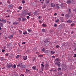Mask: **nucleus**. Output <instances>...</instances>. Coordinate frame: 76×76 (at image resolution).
<instances>
[{
    "label": "nucleus",
    "mask_w": 76,
    "mask_h": 76,
    "mask_svg": "<svg viewBox=\"0 0 76 76\" xmlns=\"http://www.w3.org/2000/svg\"><path fill=\"white\" fill-rule=\"evenodd\" d=\"M17 67H20L21 69H23V68H26V66L24 65H23L22 63H20V64H19L17 65Z\"/></svg>",
    "instance_id": "1"
},
{
    "label": "nucleus",
    "mask_w": 76,
    "mask_h": 76,
    "mask_svg": "<svg viewBox=\"0 0 76 76\" xmlns=\"http://www.w3.org/2000/svg\"><path fill=\"white\" fill-rule=\"evenodd\" d=\"M8 8L9 9H12V8H13V5H12V4L8 5Z\"/></svg>",
    "instance_id": "2"
},
{
    "label": "nucleus",
    "mask_w": 76,
    "mask_h": 76,
    "mask_svg": "<svg viewBox=\"0 0 76 76\" xmlns=\"http://www.w3.org/2000/svg\"><path fill=\"white\" fill-rule=\"evenodd\" d=\"M12 66L13 64L11 63H10L9 64L7 65L8 67L9 68L12 67Z\"/></svg>",
    "instance_id": "3"
},
{
    "label": "nucleus",
    "mask_w": 76,
    "mask_h": 76,
    "mask_svg": "<svg viewBox=\"0 0 76 76\" xmlns=\"http://www.w3.org/2000/svg\"><path fill=\"white\" fill-rule=\"evenodd\" d=\"M34 14L35 15H36V16H37V15H39V13H38V11H35V12L34 13Z\"/></svg>",
    "instance_id": "4"
},
{
    "label": "nucleus",
    "mask_w": 76,
    "mask_h": 76,
    "mask_svg": "<svg viewBox=\"0 0 76 76\" xmlns=\"http://www.w3.org/2000/svg\"><path fill=\"white\" fill-rule=\"evenodd\" d=\"M60 6H61V7H65V5H64V4H61L60 5Z\"/></svg>",
    "instance_id": "5"
},
{
    "label": "nucleus",
    "mask_w": 76,
    "mask_h": 76,
    "mask_svg": "<svg viewBox=\"0 0 76 76\" xmlns=\"http://www.w3.org/2000/svg\"><path fill=\"white\" fill-rule=\"evenodd\" d=\"M56 6V4L54 3H51V7H54Z\"/></svg>",
    "instance_id": "6"
},
{
    "label": "nucleus",
    "mask_w": 76,
    "mask_h": 76,
    "mask_svg": "<svg viewBox=\"0 0 76 76\" xmlns=\"http://www.w3.org/2000/svg\"><path fill=\"white\" fill-rule=\"evenodd\" d=\"M67 22L68 23H71L72 22V21L71 20H68Z\"/></svg>",
    "instance_id": "7"
},
{
    "label": "nucleus",
    "mask_w": 76,
    "mask_h": 76,
    "mask_svg": "<svg viewBox=\"0 0 76 76\" xmlns=\"http://www.w3.org/2000/svg\"><path fill=\"white\" fill-rule=\"evenodd\" d=\"M13 38V35L10 36L8 37V38L10 39H12Z\"/></svg>",
    "instance_id": "8"
},
{
    "label": "nucleus",
    "mask_w": 76,
    "mask_h": 76,
    "mask_svg": "<svg viewBox=\"0 0 76 76\" xmlns=\"http://www.w3.org/2000/svg\"><path fill=\"white\" fill-rule=\"evenodd\" d=\"M59 4H56V7L57 8V9H60V7H59Z\"/></svg>",
    "instance_id": "9"
},
{
    "label": "nucleus",
    "mask_w": 76,
    "mask_h": 76,
    "mask_svg": "<svg viewBox=\"0 0 76 76\" xmlns=\"http://www.w3.org/2000/svg\"><path fill=\"white\" fill-rule=\"evenodd\" d=\"M26 18H22V20H22V21H26Z\"/></svg>",
    "instance_id": "10"
},
{
    "label": "nucleus",
    "mask_w": 76,
    "mask_h": 76,
    "mask_svg": "<svg viewBox=\"0 0 76 76\" xmlns=\"http://www.w3.org/2000/svg\"><path fill=\"white\" fill-rule=\"evenodd\" d=\"M23 14H24V15H26V14H27V12L26 10L23 11Z\"/></svg>",
    "instance_id": "11"
},
{
    "label": "nucleus",
    "mask_w": 76,
    "mask_h": 76,
    "mask_svg": "<svg viewBox=\"0 0 76 76\" xmlns=\"http://www.w3.org/2000/svg\"><path fill=\"white\" fill-rule=\"evenodd\" d=\"M19 24V22H14L13 23V25H17Z\"/></svg>",
    "instance_id": "12"
},
{
    "label": "nucleus",
    "mask_w": 76,
    "mask_h": 76,
    "mask_svg": "<svg viewBox=\"0 0 76 76\" xmlns=\"http://www.w3.org/2000/svg\"><path fill=\"white\" fill-rule=\"evenodd\" d=\"M71 3V1L70 0H67L66 1V3H67V4H70V3Z\"/></svg>",
    "instance_id": "13"
},
{
    "label": "nucleus",
    "mask_w": 76,
    "mask_h": 76,
    "mask_svg": "<svg viewBox=\"0 0 76 76\" xmlns=\"http://www.w3.org/2000/svg\"><path fill=\"white\" fill-rule=\"evenodd\" d=\"M48 65L47 64H46L45 65V69H48Z\"/></svg>",
    "instance_id": "14"
},
{
    "label": "nucleus",
    "mask_w": 76,
    "mask_h": 76,
    "mask_svg": "<svg viewBox=\"0 0 76 76\" xmlns=\"http://www.w3.org/2000/svg\"><path fill=\"white\" fill-rule=\"evenodd\" d=\"M1 61H4V58L3 57H1Z\"/></svg>",
    "instance_id": "15"
},
{
    "label": "nucleus",
    "mask_w": 76,
    "mask_h": 76,
    "mask_svg": "<svg viewBox=\"0 0 76 76\" xmlns=\"http://www.w3.org/2000/svg\"><path fill=\"white\" fill-rule=\"evenodd\" d=\"M23 58L24 60H26L27 59V56H23Z\"/></svg>",
    "instance_id": "16"
},
{
    "label": "nucleus",
    "mask_w": 76,
    "mask_h": 76,
    "mask_svg": "<svg viewBox=\"0 0 76 76\" xmlns=\"http://www.w3.org/2000/svg\"><path fill=\"white\" fill-rule=\"evenodd\" d=\"M42 26H43V27H46L47 26V25H46V24L43 23L42 25Z\"/></svg>",
    "instance_id": "17"
},
{
    "label": "nucleus",
    "mask_w": 76,
    "mask_h": 76,
    "mask_svg": "<svg viewBox=\"0 0 76 76\" xmlns=\"http://www.w3.org/2000/svg\"><path fill=\"white\" fill-rule=\"evenodd\" d=\"M73 12H75V13H76V9L75 8L73 10H72Z\"/></svg>",
    "instance_id": "18"
},
{
    "label": "nucleus",
    "mask_w": 76,
    "mask_h": 76,
    "mask_svg": "<svg viewBox=\"0 0 76 76\" xmlns=\"http://www.w3.org/2000/svg\"><path fill=\"white\" fill-rule=\"evenodd\" d=\"M60 59L58 58H57L56 59V61H60Z\"/></svg>",
    "instance_id": "19"
},
{
    "label": "nucleus",
    "mask_w": 76,
    "mask_h": 76,
    "mask_svg": "<svg viewBox=\"0 0 76 76\" xmlns=\"http://www.w3.org/2000/svg\"><path fill=\"white\" fill-rule=\"evenodd\" d=\"M0 27H3V23H0Z\"/></svg>",
    "instance_id": "20"
},
{
    "label": "nucleus",
    "mask_w": 76,
    "mask_h": 76,
    "mask_svg": "<svg viewBox=\"0 0 76 76\" xmlns=\"http://www.w3.org/2000/svg\"><path fill=\"white\" fill-rule=\"evenodd\" d=\"M32 69L33 70H36V66H34L32 67Z\"/></svg>",
    "instance_id": "21"
},
{
    "label": "nucleus",
    "mask_w": 76,
    "mask_h": 76,
    "mask_svg": "<svg viewBox=\"0 0 76 76\" xmlns=\"http://www.w3.org/2000/svg\"><path fill=\"white\" fill-rule=\"evenodd\" d=\"M20 34H22V31H20V30H18Z\"/></svg>",
    "instance_id": "22"
},
{
    "label": "nucleus",
    "mask_w": 76,
    "mask_h": 76,
    "mask_svg": "<svg viewBox=\"0 0 76 76\" xmlns=\"http://www.w3.org/2000/svg\"><path fill=\"white\" fill-rule=\"evenodd\" d=\"M50 32L51 34H53L54 33V30L50 31Z\"/></svg>",
    "instance_id": "23"
},
{
    "label": "nucleus",
    "mask_w": 76,
    "mask_h": 76,
    "mask_svg": "<svg viewBox=\"0 0 76 76\" xmlns=\"http://www.w3.org/2000/svg\"><path fill=\"white\" fill-rule=\"evenodd\" d=\"M60 62H56V63H55V64L56 65H58V64H59V63H60Z\"/></svg>",
    "instance_id": "24"
},
{
    "label": "nucleus",
    "mask_w": 76,
    "mask_h": 76,
    "mask_svg": "<svg viewBox=\"0 0 76 76\" xmlns=\"http://www.w3.org/2000/svg\"><path fill=\"white\" fill-rule=\"evenodd\" d=\"M6 21H7L6 20H5L3 21H2V22H3V23H6Z\"/></svg>",
    "instance_id": "25"
},
{
    "label": "nucleus",
    "mask_w": 76,
    "mask_h": 76,
    "mask_svg": "<svg viewBox=\"0 0 76 76\" xmlns=\"http://www.w3.org/2000/svg\"><path fill=\"white\" fill-rule=\"evenodd\" d=\"M42 31L43 32H45V29H43L42 30Z\"/></svg>",
    "instance_id": "26"
},
{
    "label": "nucleus",
    "mask_w": 76,
    "mask_h": 76,
    "mask_svg": "<svg viewBox=\"0 0 76 76\" xmlns=\"http://www.w3.org/2000/svg\"><path fill=\"white\" fill-rule=\"evenodd\" d=\"M20 57L19 55H17V56H16V58H18Z\"/></svg>",
    "instance_id": "27"
},
{
    "label": "nucleus",
    "mask_w": 76,
    "mask_h": 76,
    "mask_svg": "<svg viewBox=\"0 0 76 76\" xmlns=\"http://www.w3.org/2000/svg\"><path fill=\"white\" fill-rule=\"evenodd\" d=\"M12 67L13 68H16V66L15 65V64H14V66H12Z\"/></svg>",
    "instance_id": "28"
},
{
    "label": "nucleus",
    "mask_w": 76,
    "mask_h": 76,
    "mask_svg": "<svg viewBox=\"0 0 76 76\" xmlns=\"http://www.w3.org/2000/svg\"><path fill=\"white\" fill-rule=\"evenodd\" d=\"M22 9V8L20 7H18V9H19V10H21V9Z\"/></svg>",
    "instance_id": "29"
},
{
    "label": "nucleus",
    "mask_w": 76,
    "mask_h": 76,
    "mask_svg": "<svg viewBox=\"0 0 76 76\" xmlns=\"http://www.w3.org/2000/svg\"><path fill=\"white\" fill-rule=\"evenodd\" d=\"M23 35L27 34V32L26 31H25L24 33H23Z\"/></svg>",
    "instance_id": "30"
},
{
    "label": "nucleus",
    "mask_w": 76,
    "mask_h": 76,
    "mask_svg": "<svg viewBox=\"0 0 76 76\" xmlns=\"http://www.w3.org/2000/svg\"><path fill=\"white\" fill-rule=\"evenodd\" d=\"M26 72H27V73H29L28 70V69H26Z\"/></svg>",
    "instance_id": "31"
},
{
    "label": "nucleus",
    "mask_w": 76,
    "mask_h": 76,
    "mask_svg": "<svg viewBox=\"0 0 76 76\" xmlns=\"http://www.w3.org/2000/svg\"><path fill=\"white\" fill-rule=\"evenodd\" d=\"M27 15H28V16H31V13L30 12H29L28 13H27Z\"/></svg>",
    "instance_id": "32"
},
{
    "label": "nucleus",
    "mask_w": 76,
    "mask_h": 76,
    "mask_svg": "<svg viewBox=\"0 0 76 76\" xmlns=\"http://www.w3.org/2000/svg\"><path fill=\"white\" fill-rule=\"evenodd\" d=\"M22 3H23V4L25 3V1L24 0L23 1H22Z\"/></svg>",
    "instance_id": "33"
},
{
    "label": "nucleus",
    "mask_w": 76,
    "mask_h": 76,
    "mask_svg": "<svg viewBox=\"0 0 76 76\" xmlns=\"http://www.w3.org/2000/svg\"><path fill=\"white\" fill-rule=\"evenodd\" d=\"M42 51L44 52V51H45V48H43L42 49Z\"/></svg>",
    "instance_id": "34"
},
{
    "label": "nucleus",
    "mask_w": 76,
    "mask_h": 76,
    "mask_svg": "<svg viewBox=\"0 0 76 76\" xmlns=\"http://www.w3.org/2000/svg\"><path fill=\"white\" fill-rule=\"evenodd\" d=\"M39 57H43V55H40L39 56Z\"/></svg>",
    "instance_id": "35"
},
{
    "label": "nucleus",
    "mask_w": 76,
    "mask_h": 76,
    "mask_svg": "<svg viewBox=\"0 0 76 76\" xmlns=\"http://www.w3.org/2000/svg\"><path fill=\"white\" fill-rule=\"evenodd\" d=\"M2 53H4V51H5V50H4V49H2Z\"/></svg>",
    "instance_id": "36"
},
{
    "label": "nucleus",
    "mask_w": 76,
    "mask_h": 76,
    "mask_svg": "<svg viewBox=\"0 0 76 76\" xmlns=\"http://www.w3.org/2000/svg\"><path fill=\"white\" fill-rule=\"evenodd\" d=\"M51 53L52 54H54V53H55V52L53 51H51Z\"/></svg>",
    "instance_id": "37"
},
{
    "label": "nucleus",
    "mask_w": 76,
    "mask_h": 76,
    "mask_svg": "<svg viewBox=\"0 0 76 76\" xmlns=\"http://www.w3.org/2000/svg\"><path fill=\"white\" fill-rule=\"evenodd\" d=\"M56 48H59V47H60V46L59 45H57L56 46Z\"/></svg>",
    "instance_id": "38"
},
{
    "label": "nucleus",
    "mask_w": 76,
    "mask_h": 76,
    "mask_svg": "<svg viewBox=\"0 0 76 76\" xmlns=\"http://www.w3.org/2000/svg\"><path fill=\"white\" fill-rule=\"evenodd\" d=\"M28 32H31V29H28Z\"/></svg>",
    "instance_id": "39"
},
{
    "label": "nucleus",
    "mask_w": 76,
    "mask_h": 76,
    "mask_svg": "<svg viewBox=\"0 0 76 76\" xmlns=\"http://www.w3.org/2000/svg\"><path fill=\"white\" fill-rule=\"evenodd\" d=\"M44 42L47 43V42H49V41H44Z\"/></svg>",
    "instance_id": "40"
},
{
    "label": "nucleus",
    "mask_w": 76,
    "mask_h": 76,
    "mask_svg": "<svg viewBox=\"0 0 76 76\" xmlns=\"http://www.w3.org/2000/svg\"><path fill=\"white\" fill-rule=\"evenodd\" d=\"M56 22H59V19H58L56 21Z\"/></svg>",
    "instance_id": "41"
},
{
    "label": "nucleus",
    "mask_w": 76,
    "mask_h": 76,
    "mask_svg": "<svg viewBox=\"0 0 76 76\" xmlns=\"http://www.w3.org/2000/svg\"><path fill=\"white\" fill-rule=\"evenodd\" d=\"M7 2H8V3H9V4L10 3V1L9 0H8L7 1Z\"/></svg>",
    "instance_id": "42"
},
{
    "label": "nucleus",
    "mask_w": 76,
    "mask_h": 76,
    "mask_svg": "<svg viewBox=\"0 0 76 76\" xmlns=\"http://www.w3.org/2000/svg\"><path fill=\"white\" fill-rule=\"evenodd\" d=\"M75 25V24L74 23H72L71 24V26H73Z\"/></svg>",
    "instance_id": "43"
},
{
    "label": "nucleus",
    "mask_w": 76,
    "mask_h": 76,
    "mask_svg": "<svg viewBox=\"0 0 76 76\" xmlns=\"http://www.w3.org/2000/svg\"><path fill=\"white\" fill-rule=\"evenodd\" d=\"M54 25V26H55V27H56V26H57V24H55Z\"/></svg>",
    "instance_id": "44"
},
{
    "label": "nucleus",
    "mask_w": 76,
    "mask_h": 76,
    "mask_svg": "<svg viewBox=\"0 0 76 76\" xmlns=\"http://www.w3.org/2000/svg\"><path fill=\"white\" fill-rule=\"evenodd\" d=\"M58 69L59 70H61V68L60 67L58 68Z\"/></svg>",
    "instance_id": "45"
},
{
    "label": "nucleus",
    "mask_w": 76,
    "mask_h": 76,
    "mask_svg": "<svg viewBox=\"0 0 76 76\" xmlns=\"http://www.w3.org/2000/svg\"><path fill=\"white\" fill-rule=\"evenodd\" d=\"M39 19H40V18H42L41 16H39L38 17Z\"/></svg>",
    "instance_id": "46"
},
{
    "label": "nucleus",
    "mask_w": 76,
    "mask_h": 76,
    "mask_svg": "<svg viewBox=\"0 0 76 76\" xmlns=\"http://www.w3.org/2000/svg\"><path fill=\"white\" fill-rule=\"evenodd\" d=\"M57 66H58V67H60V64H58V65Z\"/></svg>",
    "instance_id": "47"
},
{
    "label": "nucleus",
    "mask_w": 76,
    "mask_h": 76,
    "mask_svg": "<svg viewBox=\"0 0 76 76\" xmlns=\"http://www.w3.org/2000/svg\"><path fill=\"white\" fill-rule=\"evenodd\" d=\"M26 43V42H22V44H25Z\"/></svg>",
    "instance_id": "48"
},
{
    "label": "nucleus",
    "mask_w": 76,
    "mask_h": 76,
    "mask_svg": "<svg viewBox=\"0 0 76 76\" xmlns=\"http://www.w3.org/2000/svg\"><path fill=\"white\" fill-rule=\"evenodd\" d=\"M41 66H42V67H44V65L43 64H42Z\"/></svg>",
    "instance_id": "49"
},
{
    "label": "nucleus",
    "mask_w": 76,
    "mask_h": 76,
    "mask_svg": "<svg viewBox=\"0 0 76 76\" xmlns=\"http://www.w3.org/2000/svg\"><path fill=\"white\" fill-rule=\"evenodd\" d=\"M69 12H71V10L69 9Z\"/></svg>",
    "instance_id": "50"
},
{
    "label": "nucleus",
    "mask_w": 76,
    "mask_h": 76,
    "mask_svg": "<svg viewBox=\"0 0 76 76\" xmlns=\"http://www.w3.org/2000/svg\"><path fill=\"white\" fill-rule=\"evenodd\" d=\"M61 15L62 16H64V14H62Z\"/></svg>",
    "instance_id": "51"
},
{
    "label": "nucleus",
    "mask_w": 76,
    "mask_h": 76,
    "mask_svg": "<svg viewBox=\"0 0 76 76\" xmlns=\"http://www.w3.org/2000/svg\"><path fill=\"white\" fill-rule=\"evenodd\" d=\"M74 57H76V54H74Z\"/></svg>",
    "instance_id": "52"
},
{
    "label": "nucleus",
    "mask_w": 76,
    "mask_h": 76,
    "mask_svg": "<svg viewBox=\"0 0 76 76\" xmlns=\"http://www.w3.org/2000/svg\"><path fill=\"white\" fill-rule=\"evenodd\" d=\"M72 34H74V32H73V31H72L71 32Z\"/></svg>",
    "instance_id": "53"
},
{
    "label": "nucleus",
    "mask_w": 76,
    "mask_h": 76,
    "mask_svg": "<svg viewBox=\"0 0 76 76\" xmlns=\"http://www.w3.org/2000/svg\"><path fill=\"white\" fill-rule=\"evenodd\" d=\"M27 19H29V16H27Z\"/></svg>",
    "instance_id": "54"
},
{
    "label": "nucleus",
    "mask_w": 76,
    "mask_h": 76,
    "mask_svg": "<svg viewBox=\"0 0 76 76\" xmlns=\"http://www.w3.org/2000/svg\"><path fill=\"white\" fill-rule=\"evenodd\" d=\"M68 16V14H66V15H65V16H66V17H67Z\"/></svg>",
    "instance_id": "55"
},
{
    "label": "nucleus",
    "mask_w": 76,
    "mask_h": 76,
    "mask_svg": "<svg viewBox=\"0 0 76 76\" xmlns=\"http://www.w3.org/2000/svg\"><path fill=\"white\" fill-rule=\"evenodd\" d=\"M35 60H36V58H34L33 59V61H35Z\"/></svg>",
    "instance_id": "56"
},
{
    "label": "nucleus",
    "mask_w": 76,
    "mask_h": 76,
    "mask_svg": "<svg viewBox=\"0 0 76 76\" xmlns=\"http://www.w3.org/2000/svg\"><path fill=\"white\" fill-rule=\"evenodd\" d=\"M50 2V1H48L47 2V3H49Z\"/></svg>",
    "instance_id": "57"
},
{
    "label": "nucleus",
    "mask_w": 76,
    "mask_h": 76,
    "mask_svg": "<svg viewBox=\"0 0 76 76\" xmlns=\"http://www.w3.org/2000/svg\"><path fill=\"white\" fill-rule=\"evenodd\" d=\"M42 9H45V6H44V7H42Z\"/></svg>",
    "instance_id": "58"
},
{
    "label": "nucleus",
    "mask_w": 76,
    "mask_h": 76,
    "mask_svg": "<svg viewBox=\"0 0 76 76\" xmlns=\"http://www.w3.org/2000/svg\"><path fill=\"white\" fill-rule=\"evenodd\" d=\"M27 53H29V50H27Z\"/></svg>",
    "instance_id": "59"
},
{
    "label": "nucleus",
    "mask_w": 76,
    "mask_h": 76,
    "mask_svg": "<svg viewBox=\"0 0 76 76\" xmlns=\"http://www.w3.org/2000/svg\"><path fill=\"white\" fill-rule=\"evenodd\" d=\"M18 19L19 20H19V21H20V20H21V19H20V18H18Z\"/></svg>",
    "instance_id": "60"
},
{
    "label": "nucleus",
    "mask_w": 76,
    "mask_h": 76,
    "mask_svg": "<svg viewBox=\"0 0 76 76\" xmlns=\"http://www.w3.org/2000/svg\"><path fill=\"white\" fill-rule=\"evenodd\" d=\"M20 76H25V75H23V74H21V75H20Z\"/></svg>",
    "instance_id": "61"
},
{
    "label": "nucleus",
    "mask_w": 76,
    "mask_h": 76,
    "mask_svg": "<svg viewBox=\"0 0 76 76\" xmlns=\"http://www.w3.org/2000/svg\"><path fill=\"white\" fill-rule=\"evenodd\" d=\"M6 56H8V53H6Z\"/></svg>",
    "instance_id": "62"
},
{
    "label": "nucleus",
    "mask_w": 76,
    "mask_h": 76,
    "mask_svg": "<svg viewBox=\"0 0 76 76\" xmlns=\"http://www.w3.org/2000/svg\"><path fill=\"white\" fill-rule=\"evenodd\" d=\"M6 18H8V17H9V15H8V16H6Z\"/></svg>",
    "instance_id": "63"
},
{
    "label": "nucleus",
    "mask_w": 76,
    "mask_h": 76,
    "mask_svg": "<svg viewBox=\"0 0 76 76\" xmlns=\"http://www.w3.org/2000/svg\"><path fill=\"white\" fill-rule=\"evenodd\" d=\"M52 57H53V58H55V56H52Z\"/></svg>",
    "instance_id": "64"
}]
</instances>
